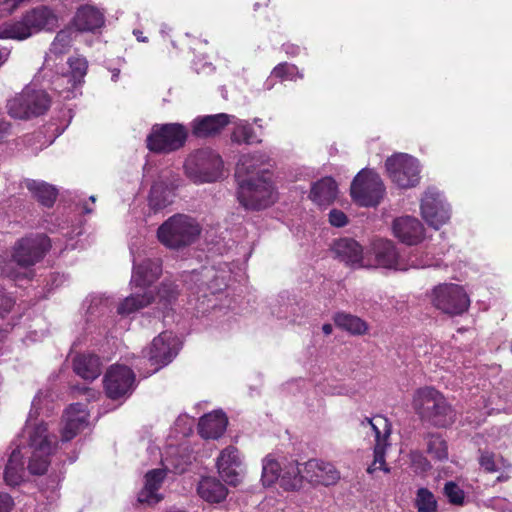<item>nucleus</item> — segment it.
Masks as SVG:
<instances>
[{
  "instance_id": "4",
  "label": "nucleus",
  "mask_w": 512,
  "mask_h": 512,
  "mask_svg": "<svg viewBox=\"0 0 512 512\" xmlns=\"http://www.w3.org/2000/svg\"><path fill=\"white\" fill-rule=\"evenodd\" d=\"M237 198L247 210L259 211L271 206L277 199L271 177L265 173L257 178L240 180Z\"/></svg>"
},
{
  "instance_id": "48",
  "label": "nucleus",
  "mask_w": 512,
  "mask_h": 512,
  "mask_svg": "<svg viewBox=\"0 0 512 512\" xmlns=\"http://www.w3.org/2000/svg\"><path fill=\"white\" fill-rule=\"evenodd\" d=\"M22 469L15 468L14 466L5 465L4 481L10 487L19 486L23 482Z\"/></svg>"
},
{
  "instance_id": "2",
  "label": "nucleus",
  "mask_w": 512,
  "mask_h": 512,
  "mask_svg": "<svg viewBox=\"0 0 512 512\" xmlns=\"http://www.w3.org/2000/svg\"><path fill=\"white\" fill-rule=\"evenodd\" d=\"M57 16L46 7L32 9L18 21L0 25V39L25 40L41 30H51L57 25Z\"/></svg>"
},
{
  "instance_id": "13",
  "label": "nucleus",
  "mask_w": 512,
  "mask_h": 512,
  "mask_svg": "<svg viewBox=\"0 0 512 512\" xmlns=\"http://www.w3.org/2000/svg\"><path fill=\"white\" fill-rule=\"evenodd\" d=\"M178 352L179 340L172 332L164 331L156 336L147 352L150 365L154 367L153 372H157L172 362Z\"/></svg>"
},
{
  "instance_id": "56",
  "label": "nucleus",
  "mask_w": 512,
  "mask_h": 512,
  "mask_svg": "<svg viewBox=\"0 0 512 512\" xmlns=\"http://www.w3.org/2000/svg\"><path fill=\"white\" fill-rule=\"evenodd\" d=\"M6 465L14 466L15 468L24 470L23 455L19 448L12 451Z\"/></svg>"
},
{
  "instance_id": "44",
  "label": "nucleus",
  "mask_w": 512,
  "mask_h": 512,
  "mask_svg": "<svg viewBox=\"0 0 512 512\" xmlns=\"http://www.w3.org/2000/svg\"><path fill=\"white\" fill-rule=\"evenodd\" d=\"M242 462L239 457V451L234 446H228L220 453L217 459V469H225L229 468V466H241Z\"/></svg>"
},
{
  "instance_id": "58",
  "label": "nucleus",
  "mask_w": 512,
  "mask_h": 512,
  "mask_svg": "<svg viewBox=\"0 0 512 512\" xmlns=\"http://www.w3.org/2000/svg\"><path fill=\"white\" fill-rule=\"evenodd\" d=\"M66 415L68 416H77V415H86L83 410V404L81 403H73L66 410Z\"/></svg>"
},
{
  "instance_id": "36",
  "label": "nucleus",
  "mask_w": 512,
  "mask_h": 512,
  "mask_svg": "<svg viewBox=\"0 0 512 512\" xmlns=\"http://www.w3.org/2000/svg\"><path fill=\"white\" fill-rule=\"evenodd\" d=\"M424 438L428 439L427 453L430 454L433 459L439 462L448 459V444L440 434L428 432L425 434Z\"/></svg>"
},
{
  "instance_id": "19",
  "label": "nucleus",
  "mask_w": 512,
  "mask_h": 512,
  "mask_svg": "<svg viewBox=\"0 0 512 512\" xmlns=\"http://www.w3.org/2000/svg\"><path fill=\"white\" fill-rule=\"evenodd\" d=\"M133 261L131 283L138 287H147L153 284L162 274L161 258H140Z\"/></svg>"
},
{
  "instance_id": "25",
  "label": "nucleus",
  "mask_w": 512,
  "mask_h": 512,
  "mask_svg": "<svg viewBox=\"0 0 512 512\" xmlns=\"http://www.w3.org/2000/svg\"><path fill=\"white\" fill-rule=\"evenodd\" d=\"M199 496L209 503H220L228 495L227 487L216 477H202L197 486Z\"/></svg>"
},
{
  "instance_id": "3",
  "label": "nucleus",
  "mask_w": 512,
  "mask_h": 512,
  "mask_svg": "<svg viewBox=\"0 0 512 512\" xmlns=\"http://www.w3.org/2000/svg\"><path fill=\"white\" fill-rule=\"evenodd\" d=\"M201 231L202 228L195 218L186 214H175L159 226L157 236L164 246L179 250L195 243Z\"/></svg>"
},
{
  "instance_id": "31",
  "label": "nucleus",
  "mask_w": 512,
  "mask_h": 512,
  "mask_svg": "<svg viewBox=\"0 0 512 512\" xmlns=\"http://www.w3.org/2000/svg\"><path fill=\"white\" fill-rule=\"evenodd\" d=\"M155 300V296L152 291H144L142 294H131L126 297L117 307V313L119 315H129L144 307H147Z\"/></svg>"
},
{
  "instance_id": "40",
  "label": "nucleus",
  "mask_w": 512,
  "mask_h": 512,
  "mask_svg": "<svg viewBox=\"0 0 512 512\" xmlns=\"http://www.w3.org/2000/svg\"><path fill=\"white\" fill-rule=\"evenodd\" d=\"M74 31L71 27L60 30L50 45L49 52L55 56L67 53L72 45Z\"/></svg>"
},
{
  "instance_id": "14",
  "label": "nucleus",
  "mask_w": 512,
  "mask_h": 512,
  "mask_svg": "<svg viewBox=\"0 0 512 512\" xmlns=\"http://www.w3.org/2000/svg\"><path fill=\"white\" fill-rule=\"evenodd\" d=\"M180 176L171 170L163 171L151 187L149 206L155 212L164 209L173 202L174 191L180 185Z\"/></svg>"
},
{
  "instance_id": "34",
  "label": "nucleus",
  "mask_w": 512,
  "mask_h": 512,
  "mask_svg": "<svg viewBox=\"0 0 512 512\" xmlns=\"http://www.w3.org/2000/svg\"><path fill=\"white\" fill-rule=\"evenodd\" d=\"M29 446L33 451H40L46 454H51L53 447L52 442L49 440L48 429L45 423L36 425L29 433Z\"/></svg>"
},
{
  "instance_id": "5",
  "label": "nucleus",
  "mask_w": 512,
  "mask_h": 512,
  "mask_svg": "<svg viewBox=\"0 0 512 512\" xmlns=\"http://www.w3.org/2000/svg\"><path fill=\"white\" fill-rule=\"evenodd\" d=\"M223 161L212 149L202 148L186 159L185 173L195 183L216 181L221 174Z\"/></svg>"
},
{
  "instance_id": "53",
  "label": "nucleus",
  "mask_w": 512,
  "mask_h": 512,
  "mask_svg": "<svg viewBox=\"0 0 512 512\" xmlns=\"http://www.w3.org/2000/svg\"><path fill=\"white\" fill-rule=\"evenodd\" d=\"M28 0H0V17L12 14L17 8Z\"/></svg>"
},
{
  "instance_id": "15",
  "label": "nucleus",
  "mask_w": 512,
  "mask_h": 512,
  "mask_svg": "<svg viewBox=\"0 0 512 512\" xmlns=\"http://www.w3.org/2000/svg\"><path fill=\"white\" fill-rule=\"evenodd\" d=\"M344 266L352 270L365 269H383L393 271H406L410 267L407 263L409 258H339ZM411 267L418 265L411 264Z\"/></svg>"
},
{
  "instance_id": "8",
  "label": "nucleus",
  "mask_w": 512,
  "mask_h": 512,
  "mask_svg": "<svg viewBox=\"0 0 512 512\" xmlns=\"http://www.w3.org/2000/svg\"><path fill=\"white\" fill-rule=\"evenodd\" d=\"M432 305L451 317L461 316L470 307V298L465 289L453 283L435 286L430 295Z\"/></svg>"
},
{
  "instance_id": "20",
  "label": "nucleus",
  "mask_w": 512,
  "mask_h": 512,
  "mask_svg": "<svg viewBox=\"0 0 512 512\" xmlns=\"http://www.w3.org/2000/svg\"><path fill=\"white\" fill-rule=\"evenodd\" d=\"M50 248L51 240L47 235L29 234L15 242L11 256H44Z\"/></svg>"
},
{
  "instance_id": "26",
  "label": "nucleus",
  "mask_w": 512,
  "mask_h": 512,
  "mask_svg": "<svg viewBox=\"0 0 512 512\" xmlns=\"http://www.w3.org/2000/svg\"><path fill=\"white\" fill-rule=\"evenodd\" d=\"M337 183L332 177H324L313 183L310 198L321 206L331 204L337 197Z\"/></svg>"
},
{
  "instance_id": "42",
  "label": "nucleus",
  "mask_w": 512,
  "mask_h": 512,
  "mask_svg": "<svg viewBox=\"0 0 512 512\" xmlns=\"http://www.w3.org/2000/svg\"><path fill=\"white\" fill-rule=\"evenodd\" d=\"M50 455L40 451H32V455L29 459L27 469L30 474L36 476H42L48 471L50 466Z\"/></svg>"
},
{
  "instance_id": "57",
  "label": "nucleus",
  "mask_w": 512,
  "mask_h": 512,
  "mask_svg": "<svg viewBox=\"0 0 512 512\" xmlns=\"http://www.w3.org/2000/svg\"><path fill=\"white\" fill-rule=\"evenodd\" d=\"M13 506V498L8 493L0 492V512H11Z\"/></svg>"
},
{
  "instance_id": "54",
  "label": "nucleus",
  "mask_w": 512,
  "mask_h": 512,
  "mask_svg": "<svg viewBox=\"0 0 512 512\" xmlns=\"http://www.w3.org/2000/svg\"><path fill=\"white\" fill-rule=\"evenodd\" d=\"M167 461L172 466L171 471L178 475L185 473L188 469V466L191 464L190 461L184 460V458L180 456L171 457Z\"/></svg>"
},
{
  "instance_id": "55",
  "label": "nucleus",
  "mask_w": 512,
  "mask_h": 512,
  "mask_svg": "<svg viewBox=\"0 0 512 512\" xmlns=\"http://www.w3.org/2000/svg\"><path fill=\"white\" fill-rule=\"evenodd\" d=\"M329 222L332 226L343 227L347 224V216L341 210L333 209L329 213Z\"/></svg>"
},
{
  "instance_id": "24",
  "label": "nucleus",
  "mask_w": 512,
  "mask_h": 512,
  "mask_svg": "<svg viewBox=\"0 0 512 512\" xmlns=\"http://www.w3.org/2000/svg\"><path fill=\"white\" fill-rule=\"evenodd\" d=\"M228 419L222 411L203 415L198 422V433L204 439H218L226 431Z\"/></svg>"
},
{
  "instance_id": "22",
  "label": "nucleus",
  "mask_w": 512,
  "mask_h": 512,
  "mask_svg": "<svg viewBox=\"0 0 512 512\" xmlns=\"http://www.w3.org/2000/svg\"><path fill=\"white\" fill-rule=\"evenodd\" d=\"M72 369L77 376L92 382L102 373L101 358L95 353H77L72 359Z\"/></svg>"
},
{
  "instance_id": "59",
  "label": "nucleus",
  "mask_w": 512,
  "mask_h": 512,
  "mask_svg": "<svg viewBox=\"0 0 512 512\" xmlns=\"http://www.w3.org/2000/svg\"><path fill=\"white\" fill-rule=\"evenodd\" d=\"M14 302L10 297H6L2 290H0V307H3L5 312H9Z\"/></svg>"
},
{
  "instance_id": "18",
  "label": "nucleus",
  "mask_w": 512,
  "mask_h": 512,
  "mask_svg": "<svg viewBox=\"0 0 512 512\" xmlns=\"http://www.w3.org/2000/svg\"><path fill=\"white\" fill-rule=\"evenodd\" d=\"M234 116L219 113L214 115L198 116L191 123L192 134L198 138H208L219 134Z\"/></svg>"
},
{
  "instance_id": "62",
  "label": "nucleus",
  "mask_w": 512,
  "mask_h": 512,
  "mask_svg": "<svg viewBox=\"0 0 512 512\" xmlns=\"http://www.w3.org/2000/svg\"><path fill=\"white\" fill-rule=\"evenodd\" d=\"M367 421L371 425L373 431L375 432V441L376 442L377 441H381L382 442V433H381V431L378 429V427L375 424H373L371 419L367 418Z\"/></svg>"
},
{
  "instance_id": "33",
  "label": "nucleus",
  "mask_w": 512,
  "mask_h": 512,
  "mask_svg": "<svg viewBox=\"0 0 512 512\" xmlns=\"http://www.w3.org/2000/svg\"><path fill=\"white\" fill-rule=\"evenodd\" d=\"M333 320L338 328L347 331L352 335H363L368 330L367 323L352 314L337 312L334 315Z\"/></svg>"
},
{
  "instance_id": "41",
  "label": "nucleus",
  "mask_w": 512,
  "mask_h": 512,
  "mask_svg": "<svg viewBox=\"0 0 512 512\" xmlns=\"http://www.w3.org/2000/svg\"><path fill=\"white\" fill-rule=\"evenodd\" d=\"M332 250L336 256H362L363 247L351 237H342L334 241Z\"/></svg>"
},
{
  "instance_id": "6",
  "label": "nucleus",
  "mask_w": 512,
  "mask_h": 512,
  "mask_svg": "<svg viewBox=\"0 0 512 512\" xmlns=\"http://www.w3.org/2000/svg\"><path fill=\"white\" fill-rule=\"evenodd\" d=\"M50 104L51 99L46 91L27 86L19 95L8 101L7 108L11 117L28 119L46 113Z\"/></svg>"
},
{
  "instance_id": "45",
  "label": "nucleus",
  "mask_w": 512,
  "mask_h": 512,
  "mask_svg": "<svg viewBox=\"0 0 512 512\" xmlns=\"http://www.w3.org/2000/svg\"><path fill=\"white\" fill-rule=\"evenodd\" d=\"M443 493L447 497L448 502L452 505L463 506L465 503V492L454 481L445 483Z\"/></svg>"
},
{
  "instance_id": "43",
  "label": "nucleus",
  "mask_w": 512,
  "mask_h": 512,
  "mask_svg": "<svg viewBox=\"0 0 512 512\" xmlns=\"http://www.w3.org/2000/svg\"><path fill=\"white\" fill-rule=\"evenodd\" d=\"M416 507L418 512H436L437 500L428 488H419L416 494Z\"/></svg>"
},
{
  "instance_id": "23",
  "label": "nucleus",
  "mask_w": 512,
  "mask_h": 512,
  "mask_svg": "<svg viewBox=\"0 0 512 512\" xmlns=\"http://www.w3.org/2000/svg\"><path fill=\"white\" fill-rule=\"evenodd\" d=\"M41 258H0V273L3 277L20 280L29 278L34 266Z\"/></svg>"
},
{
  "instance_id": "12",
  "label": "nucleus",
  "mask_w": 512,
  "mask_h": 512,
  "mask_svg": "<svg viewBox=\"0 0 512 512\" xmlns=\"http://www.w3.org/2000/svg\"><path fill=\"white\" fill-rule=\"evenodd\" d=\"M420 209L423 219L435 229H439L450 219V206L435 187H429L424 192Z\"/></svg>"
},
{
  "instance_id": "39",
  "label": "nucleus",
  "mask_w": 512,
  "mask_h": 512,
  "mask_svg": "<svg viewBox=\"0 0 512 512\" xmlns=\"http://www.w3.org/2000/svg\"><path fill=\"white\" fill-rule=\"evenodd\" d=\"M61 430V440L68 442L78 435L87 425V415L68 416Z\"/></svg>"
},
{
  "instance_id": "60",
  "label": "nucleus",
  "mask_w": 512,
  "mask_h": 512,
  "mask_svg": "<svg viewBox=\"0 0 512 512\" xmlns=\"http://www.w3.org/2000/svg\"><path fill=\"white\" fill-rule=\"evenodd\" d=\"M283 50L286 52V54L290 56H296L299 54L300 48L297 45L294 44H284Z\"/></svg>"
},
{
  "instance_id": "16",
  "label": "nucleus",
  "mask_w": 512,
  "mask_h": 512,
  "mask_svg": "<svg viewBox=\"0 0 512 512\" xmlns=\"http://www.w3.org/2000/svg\"><path fill=\"white\" fill-rule=\"evenodd\" d=\"M267 162L268 157L261 152L241 155L235 170L237 182L244 179L257 178L264 173L266 176L271 177L270 171L264 167Z\"/></svg>"
},
{
  "instance_id": "50",
  "label": "nucleus",
  "mask_w": 512,
  "mask_h": 512,
  "mask_svg": "<svg viewBox=\"0 0 512 512\" xmlns=\"http://www.w3.org/2000/svg\"><path fill=\"white\" fill-rule=\"evenodd\" d=\"M410 459L412 465L421 472H427L432 468L430 461L420 451H411Z\"/></svg>"
},
{
  "instance_id": "52",
  "label": "nucleus",
  "mask_w": 512,
  "mask_h": 512,
  "mask_svg": "<svg viewBox=\"0 0 512 512\" xmlns=\"http://www.w3.org/2000/svg\"><path fill=\"white\" fill-rule=\"evenodd\" d=\"M375 256H396L392 241L379 239L375 242Z\"/></svg>"
},
{
  "instance_id": "37",
  "label": "nucleus",
  "mask_w": 512,
  "mask_h": 512,
  "mask_svg": "<svg viewBox=\"0 0 512 512\" xmlns=\"http://www.w3.org/2000/svg\"><path fill=\"white\" fill-rule=\"evenodd\" d=\"M166 477V469H152L145 474L144 490L138 497L139 502L147 501V497L153 495L161 486Z\"/></svg>"
},
{
  "instance_id": "64",
  "label": "nucleus",
  "mask_w": 512,
  "mask_h": 512,
  "mask_svg": "<svg viewBox=\"0 0 512 512\" xmlns=\"http://www.w3.org/2000/svg\"><path fill=\"white\" fill-rule=\"evenodd\" d=\"M72 390L78 392L79 394H86L91 391L90 388L81 386L80 384L72 386Z\"/></svg>"
},
{
  "instance_id": "21",
  "label": "nucleus",
  "mask_w": 512,
  "mask_h": 512,
  "mask_svg": "<svg viewBox=\"0 0 512 512\" xmlns=\"http://www.w3.org/2000/svg\"><path fill=\"white\" fill-rule=\"evenodd\" d=\"M393 231L395 236L403 243L416 245L424 237V227L422 223L412 216H404L394 220Z\"/></svg>"
},
{
  "instance_id": "7",
  "label": "nucleus",
  "mask_w": 512,
  "mask_h": 512,
  "mask_svg": "<svg viewBox=\"0 0 512 512\" xmlns=\"http://www.w3.org/2000/svg\"><path fill=\"white\" fill-rule=\"evenodd\" d=\"M187 136L188 131L182 124H155L146 138V146L151 152L167 154L183 147Z\"/></svg>"
},
{
  "instance_id": "38",
  "label": "nucleus",
  "mask_w": 512,
  "mask_h": 512,
  "mask_svg": "<svg viewBox=\"0 0 512 512\" xmlns=\"http://www.w3.org/2000/svg\"><path fill=\"white\" fill-rule=\"evenodd\" d=\"M283 467L270 455L266 456L262 461L261 481L264 487H271L280 480Z\"/></svg>"
},
{
  "instance_id": "28",
  "label": "nucleus",
  "mask_w": 512,
  "mask_h": 512,
  "mask_svg": "<svg viewBox=\"0 0 512 512\" xmlns=\"http://www.w3.org/2000/svg\"><path fill=\"white\" fill-rule=\"evenodd\" d=\"M26 188L32 193L33 197L43 206L52 207L56 198L57 190L52 185L33 179H25Z\"/></svg>"
},
{
  "instance_id": "11",
  "label": "nucleus",
  "mask_w": 512,
  "mask_h": 512,
  "mask_svg": "<svg viewBox=\"0 0 512 512\" xmlns=\"http://www.w3.org/2000/svg\"><path fill=\"white\" fill-rule=\"evenodd\" d=\"M389 178L398 187L408 189L418 185L420 181V165L416 158L396 153L385 161Z\"/></svg>"
},
{
  "instance_id": "17",
  "label": "nucleus",
  "mask_w": 512,
  "mask_h": 512,
  "mask_svg": "<svg viewBox=\"0 0 512 512\" xmlns=\"http://www.w3.org/2000/svg\"><path fill=\"white\" fill-rule=\"evenodd\" d=\"M72 25L79 32L98 33L105 25L104 12L93 5H81L75 12Z\"/></svg>"
},
{
  "instance_id": "51",
  "label": "nucleus",
  "mask_w": 512,
  "mask_h": 512,
  "mask_svg": "<svg viewBox=\"0 0 512 512\" xmlns=\"http://www.w3.org/2000/svg\"><path fill=\"white\" fill-rule=\"evenodd\" d=\"M385 450H386V444L377 441L374 446V464L379 463V469L383 470L384 472L388 473L390 472V468L386 465L385 462Z\"/></svg>"
},
{
  "instance_id": "47",
  "label": "nucleus",
  "mask_w": 512,
  "mask_h": 512,
  "mask_svg": "<svg viewBox=\"0 0 512 512\" xmlns=\"http://www.w3.org/2000/svg\"><path fill=\"white\" fill-rule=\"evenodd\" d=\"M241 466H229V468L218 469V473L222 480L230 486L236 487L242 481V476L240 473Z\"/></svg>"
},
{
  "instance_id": "10",
  "label": "nucleus",
  "mask_w": 512,
  "mask_h": 512,
  "mask_svg": "<svg viewBox=\"0 0 512 512\" xmlns=\"http://www.w3.org/2000/svg\"><path fill=\"white\" fill-rule=\"evenodd\" d=\"M103 387L107 398L123 402L137 387L136 374L126 365H112L103 377Z\"/></svg>"
},
{
  "instance_id": "35",
  "label": "nucleus",
  "mask_w": 512,
  "mask_h": 512,
  "mask_svg": "<svg viewBox=\"0 0 512 512\" xmlns=\"http://www.w3.org/2000/svg\"><path fill=\"white\" fill-rule=\"evenodd\" d=\"M234 124V129L231 133V140L237 144H252L259 143L261 140L256 136L253 127L245 120H234L231 122Z\"/></svg>"
},
{
  "instance_id": "1",
  "label": "nucleus",
  "mask_w": 512,
  "mask_h": 512,
  "mask_svg": "<svg viewBox=\"0 0 512 512\" xmlns=\"http://www.w3.org/2000/svg\"><path fill=\"white\" fill-rule=\"evenodd\" d=\"M412 408L423 425L437 429L450 428L457 419V412L446 396L432 386L415 390Z\"/></svg>"
},
{
  "instance_id": "27",
  "label": "nucleus",
  "mask_w": 512,
  "mask_h": 512,
  "mask_svg": "<svg viewBox=\"0 0 512 512\" xmlns=\"http://www.w3.org/2000/svg\"><path fill=\"white\" fill-rule=\"evenodd\" d=\"M304 466L306 474H309V472L315 468L318 469V472L315 473V475L310 476L308 479L309 482H316L324 486H329L335 484L340 478L339 472L331 464H319L317 461L310 460L306 462Z\"/></svg>"
},
{
  "instance_id": "46",
  "label": "nucleus",
  "mask_w": 512,
  "mask_h": 512,
  "mask_svg": "<svg viewBox=\"0 0 512 512\" xmlns=\"http://www.w3.org/2000/svg\"><path fill=\"white\" fill-rule=\"evenodd\" d=\"M272 74L277 78L287 80H294L296 76L300 79L303 78V74L299 72L297 66L287 62L278 64L273 69Z\"/></svg>"
},
{
  "instance_id": "32",
  "label": "nucleus",
  "mask_w": 512,
  "mask_h": 512,
  "mask_svg": "<svg viewBox=\"0 0 512 512\" xmlns=\"http://www.w3.org/2000/svg\"><path fill=\"white\" fill-rule=\"evenodd\" d=\"M180 295L179 286L173 281L164 280L161 282L157 291L158 305L164 315H168L169 311L173 310V305L176 303Z\"/></svg>"
},
{
  "instance_id": "63",
  "label": "nucleus",
  "mask_w": 512,
  "mask_h": 512,
  "mask_svg": "<svg viewBox=\"0 0 512 512\" xmlns=\"http://www.w3.org/2000/svg\"><path fill=\"white\" fill-rule=\"evenodd\" d=\"M10 50L7 48L0 49V67L8 60Z\"/></svg>"
},
{
  "instance_id": "61",
  "label": "nucleus",
  "mask_w": 512,
  "mask_h": 512,
  "mask_svg": "<svg viewBox=\"0 0 512 512\" xmlns=\"http://www.w3.org/2000/svg\"><path fill=\"white\" fill-rule=\"evenodd\" d=\"M40 402V397L39 395H36L32 401V408H31V411L29 413V418L28 419H31L33 417H36L38 415V404Z\"/></svg>"
},
{
  "instance_id": "30",
  "label": "nucleus",
  "mask_w": 512,
  "mask_h": 512,
  "mask_svg": "<svg viewBox=\"0 0 512 512\" xmlns=\"http://www.w3.org/2000/svg\"><path fill=\"white\" fill-rule=\"evenodd\" d=\"M69 72L58 78L61 82H67L71 84V87L75 89L81 85L84 81V77L87 74L88 62L84 57L76 56L68 58Z\"/></svg>"
},
{
  "instance_id": "49",
  "label": "nucleus",
  "mask_w": 512,
  "mask_h": 512,
  "mask_svg": "<svg viewBox=\"0 0 512 512\" xmlns=\"http://www.w3.org/2000/svg\"><path fill=\"white\" fill-rule=\"evenodd\" d=\"M480 457H479V464L480 466L487 472H496L498 470V467L495 463V454L491 451H482L479 450Z\"/></svg>"
},
{
  "instance_id": "29",
  "label": "nucleus",
  "mask_w": 512,
  "mask_h": 512,
  "mask_svg": "<svg viewBox=\"0 0 512 512\" xmlns=\"http://www.w3.org/2000/svg\"><path fill=\"white\" fill-rule=\"evenodd\" d=\"M304 479H309L308 474L303 475L298 467L297 461L289 462L283 466L280 486L286 491H298L303 484Z\"/></svg>"
},
{
  "instance_id": "9",
  "label": "nucleus",
  "mask_w": 512,
  "mask_h": 512,
  "mask_svg": "<svg viewBox=\"0 0 512 512\" xmlns=\"http://www.w3.org/2000/svg\"><path fill=\"white\" fill-rule=\"evenodd\" d=\"M350 194L358 205L376 207L384 197L385 186L376 172L362 169L351 183Z\"/></svg>"
}]
</instances>
